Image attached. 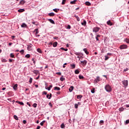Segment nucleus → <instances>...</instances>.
<instances>
[{
    "mask_svg": "<svg viewBox=\"0 0 129 129\" xmlns=\"http://www.w3.org/2000/svg\"><path fill=\"white\" fill-rule=\"evenodd\" d=\"M105 90L108 92H110L111 91V87L109 85H106L105 87Z\"/></svg>",
    "mask_w": 129,
    "mask_h": 129,
    "instance_id": "obj_1",
    "label": "nucleus"
},
{
    "mask_svg": "<svg viewBox=\"0 0 129 129\" xmlns=\"http://www.w3.org/2000/svg\"><path fill=\"white\" fill-rule=\"evenodd\" d=\"M120 50H123V49H127V45L126 44H122L120 46Z\"/></svg>",
    "mask_w": 129,
    "mask_h": 129,
    "instance_id": "obj_2",
    "label": "nucleus"
},
{
    "mask_svg": "<svg viewBox=\"0 0 129 129\" xmlns=\"http://www.w3.org/2000/svg\"><path fill=\"white\" fill-rule=\"evenodd\" d=\"M128 83V81L127 80H124L122 81V84L125 87H126V86H127Z\"/></svg>",
    "mask_w": 129,
    "mask_h": 129,
    "instance_id": "obj_3",
    "label": "nucleus"
},
{
    "mask_svg": "<svg viewBox=\"0 0 129 129\" xmlns=\"http://www.w3.org/2000/svg\"><path fill=\"white\" fill-rule=\"evenodd\" d=\"M99 31V28L98 27H95L93 28V32L95 33H97Z\"/></svg>",
    "mask_w": 129,
    "mask_h": 129,
    "instance_id": "obj_4",
    "label": "nucleus"
},
{
    "mask_svg": "<svg viewBox=\"0 0 129 129\" xmlns=\"http://www.w3.org/2000/svg\"><path fill=\"white\" fill-rule=\"evenodd\" d=\"M81 63H82L83 66H85L87 64V61H86V60L81 61Z\"/></svg>",
    "mask_w": 129,
    "mask_h": 129,
    "instance_id": "obj_5",
    "label": "nucleus"
},
{
    "mask_svg": "<svg viewBox=\"0 0 129 129\" xmlns=\"http://www.w3.org/2000/svg\"><path fill=\"white\" fill-rule=\"evenodd\" d=\"M33 45L31 46V45H28L27 47V50L28 51H32V50H33Z\"/></svg>",
    "mask_w": 129,
    "mask_h": 129,
    "instance_id": "obj_6",
    "label": "nucleus"
},
{
    "mask_svg": "<svg viewBox=\"0 0 129 129\" xmlns=\"http://www.w3.org/2000/svg\"><path fill=\"white\" fill-rule=\"evenodd\" d=\"M99 81H100V78L99 77H97V78L94 80V82L97 83L98 82H99Z\"/></svg>",
    "mask_w": 129,
    "mask_h": 129,
    "instance_id": "obj_7",
    "label": "nucleus"
},
{
    "mask_svg": "<svg viewBox=\"0 0 129 129\" xmlns=\"http://www.w3.org/2000/svg\"><path fill=\"white\" fill-rule=\"evenodd\" d=\"M107 24H108L109 26H112V25H113V24L112 23V22H111V21H110V20H109L107 22Z\"/></svg>",
    "mask_w": 129,
    "mask_h": 129,
    "instance_id": "obj_8",
    "label": "nucleus"
},
{
    "mask_svg": "<svg viewBox=\"0 0 129 129\" xmlns=\"http://www.w3.org/2000/svg\"><path fill=\"white\" fill-rule=\"evenodd\" d=\"M73 89H74V87L72 86L70 87V88L69 89V90L70 92H72V91H73Z\"/></svg>",
    "mask_w": 129,
    "mask_h": 129,
    "instance_id": "obj_9",
    "label": "nucleus"
},
{
    "mask_svg": "<svg viewBox=\"0 0 129 129\" xmlns=\"http://www.w3.org/2000/svg\"><path fill=\"white\" fill-rule=\"evenodd\" d=\"M83 51H85V53L87 54L88 55V54H89V52H88V51L87 50V48H84L83 49Z\"/></svg>",
    "mask_w": 129,
    "mask_h": 129,
    "instance_id": "obj_10",
    "label": "nucleus"
},
{
    "mask_svg": "<svg viewBox=\"0 0 129 129\" xmlns=\"http://www.w3.org/2000/svg\"><path fill=\"white\" fill-rule=\"evenodd\" d=\"M13 89H14V90H17V89H18V84H16L14 86Z\"/></svg>",
    "mask_w": 129,
    "mask_h": 129,
    "instance_id": "obj_11",
    "label": "nucleus"
},
{
    "mask_svg": "<svg viewBox=\"0 0 129 129\" xmlns=\"http://www.w3.org/2000/svg\"><path fill=\"white\" fill-rule=\"evenodd\" d=\"M74 17L77 19V21H78V22L80 21V18H79V17L78 16H77L76 15H75Z\"/></svg>",
    "mask_w": 129,
    "mask_h": 129,
    "instance_id": "obj_12",
    "label": "nucleus"
},
{
    "mask_svg": "<svg viewBox=\"0 0 129 129\" xmlns=\"http://www.w3.org/2000/svg\"><path fill=\"white\" fill-rule=\"evenodd\" d=\"M26 1H25L24 0H21L19 3V5H24Z\"/></svg>",
    "mask_w": 129,
    "mask_h": 129,
    "instance_id": "obj_13",
    "label": "nucleus"
},
{
    "mask_svg": "<svg viewBox=\"0 0 129 129\" xmlns=\"http://www.w3.org/2000/svg\"><path fill=\"white\" fill-rule=\"evenodd\" d=\"M32 24H33V25H35V26H39V23H38L37 22H32Z\"/></svg>",
    "mask_w": 129,
    "mask_h": 129,
    "instance_id": "obj_14",
    "label": "nucleus"
},
{
    "mask_svg": "<svg viewBox=\"0 0 129 129\" xmlns=\"http://www.w3.org/2000/svg\"><path fill=\"white\" fill-rule=\"evenodd\" d=\"M32 72L33 73H34V74H36V75H38V73H39V71L38 70H34L32 71Z\"/></svg>",
    "mask_w": 129,
    "mask_h": 129,
    "instance_id": "obj_15",
    "label": "nucleus"
},
{
    "mask_svg": "<svg viewBox=\"0 0 129 129\" xmlns=\"http://www.w3.org/2000/svg\"><path fill=\"white\" fill-rule=\"evenodd\" d=\"M60 90L59 87H54V90H57V91H59Z\"/></svg>",
    "mask_w": 129,
    "mask_h": 129,
    "instance_id": "obj_16",
    "label": "nucleus"
},
{
    "mask_svg": "<svg viewBox=\"0 0 129 129\" xmlns=\"http://www.w3.org/2000/svg\"><path fill=\"white\" fill-rule=\"evenodd\" d=\"M49 22L51 23V24H53V25H55V22L52 19H48Z\"/></svg>",
    "mask_w": 129,
    "mask_h": 129,
    "instance_id": "obj_17",
    "label": "nucleus"
},
{
    "mask_svg": "<svg viewBox=\"0 0 129 129\" xmlns=\"http://www.w3.org/2000/svg\"><path fill=\"white\" fill-rule=\"evenodd\" d=\"M81 25H82V26H86V21L83 20V22L81 23Z\"/></svg>",
    "mask_w": 129,
    "mask_h": 129,
    "instance_id": "obj_18",
    "label": "nucleus"
},
{
    "mask_svg": "<svg viewBox=\"0 0 129 129\" xmlns=\"http://www.w3.org/2000/svg\"><path fill=\"white\" fill-rule=\"evenodd\" d=\"M76 2H77V1L74 0V1H71V2H70V4H71V5H75V4H76Z\"/></svg>",
    "mask_w": 129,
    "mask_h": 129,
    "instance_id": "obj_19",
    "label": "nucleus"
},
{
    "mask_svg": "<svg viewBox=\"0 0 129 129\" xmlns=\"http://www.w3.org/2000/svg\"><path fill=\"white\" fill-rule=\"evenodd\" d=\"M22 28H27V24L26 23H23L22 25H21Z\"/></svg>",
    "mask_w": 129,
    "mask_h": 129,
    "instance_id": "obj_20",
    "label": "nucleus"
},
{
    "mask_svg": "<svg viewBox=\"0 0 129 129\" xmlns=\"http://www.w3.org/2000/svg\"><path fill=\"white\" fill-rule=\"evenodd\" d=\"M19 13H23V12H25V9H19L18 10Z\"/></svg>",
    "mask_w": 129,
    "mask_h": 129,
    "instance_id": "obj_21",
    "label": "nucleus"
},
{
    "mask_svg": "<svg viewBox=\"0 0 129 129\" xmlns=\"http://www.w3.org/2000/svg\"><path fill=\"white\" fill-rule=\"evenodd\" d=\"M86 6H91V3L88 2H85Z\"/></svg>",
    "mask_w": 129,
    "mask_h": 129,
    "instance_id": "obj_22",
    "label": "nucleus"
},
{
    "mask_svg": "<svg viewBox=\"0 0 129 129\" xmlns=\"http://www.w3.org/2000/svg\"><path fill=\"white\" fill-rule=\"evenodd\" d=\"M48 16H49L50 17H53V16H55V14H54L53 13H50L48 14Z\"/></svg>",
    "mask_w": 129,
    "mask_h": 129,
    "instance_id": "obj_23",
    "label": "nucleus"
},
{
    "mask_svg": "<svg viewBox=\"0 0 129 129\" xmlns=\"http://www.w3.org/2000/svg\"><path fill=\"white\" fill-rule=\"evenodd\" d=\"M57 45H58V43L57 42H54L53 43V47H57Z\"/></svg>",
    "mask_w": 129,
    "mask_h": 129,
    "instance_id": "obj_24",
    "label": "nucleus"
},
{
    "mask_svg": "<svg viewBox=\"0 0 129 129\" xmlns=\"http://www.w3.org/2000/svg\"><path fill=\"white\" fill-rule=\"evenodd\" d=\"M16 102H17V103H18L19 104H20V105H24V103L23 102L16 101Z\"/></svg>",
    "mask_w": 129,
    "mask_h": 129,
    "instance_id": "obj_25",
    "label": "nucleus"
},
{
    "mask_svg": "<svg viewBox=\"0 0 129 129\" xmlns=\"http://www.w3.org/2000/svg\"><path fill=\"white\" fill-rule=\"evenodd\" d=\"M14 118H15V119H16V120H19V118L18 117V116L16 115L14 116Z\"/></svg>",
    "mask_w": 129,
    "mask_h": 129,
    "instance_id": "obj_26",
    "label": "nucleus"
},
{
    "mask_svg": "<svg viewBox=\"0 0 129 129\" xmlns=\"http://www.w3.org/2000/svg\"><path fill=\"white\" fill-rule=\"evenodd\" d=\"M79 79H84V77H83V76H82V75H79Z\"/></svg>",
    "mask_w": 129,
    "mask_h": 129,
    "instance_id": "obj_27",
    "label": "nucleus"
},
{
    "mask_svg": "<svg viewBox=\"0 0 129 129\" xmlns=\"http://www.w3.org/2000/svg\"><path fill=\"white\" fill-rule=\"evenodd\" d=\"M99 37H100V35H97L96 36V39L97 40V41H99V39H98V38H99Z\"/></svg>",
    "mask_w": 129,
    "mask_h": 129,
    "instance_id": "obj_28",
    "label": "nucleus"
},
{
    "mask_svg": "<svg viewBox=\"0 0 129 129\" xmlns=\"http://www.w3.org/2000/svg\"><path fill=\"white\" fill-rule=\"evenodd\" d=\"M82 97V95H79L77 96L78 99H81Z\"/></svg>",
    "mask_w": 129,
    "mask_h": 129,
    "instance_id": "obj_29",
    "label": "nucleus"
},
{
    "mask_svg": "<svg viewBox=\"0 0 129 129\" xmlns=\"http://www.w3.org/2000/svg\"><path fill=\"white\" fill-rule=\"evenodd\" d=\"M79 70H76L75 71V74H79Z\"/></svg>",
    "mask_w": 129,
    "mask_h": 129,
    "instance_id": "obj_30",
    "label": "nucleus"
},
{
    "mask_svg": "<svg viewBox=\"0 0 129 129\" xmlns=\"http://www.w3.org/2000/svg\"><path fill=\"white\" fill-rule=\"evenodd\" d=\"M37 51L38 53H42V50L40 48H37Z\"/></svg>",
    "mask_w": 129,
    "mask_h": 129,
    "instance_id": "obj_31",
    "label": "nucleus"
},
{
    "mask_svg": "<svg viewBox=\"0 0 129 129\" xmlns=\"http://www.w3.org/2000/svg\"><path fill=\"white\" fill-rule=\"evenodd\" d=\"M71 67H72V69H74V68H75V64H71Z\"/></svg>",
    "mask_w": 129,
    "mask_h": 129,
    "instance_id": "obj_32",
    "label": "nucleus"
},
{
    "mask_svg": "<svg viewBox=\"0 0 129 129\" xmlns=\"http://www.w3.org/2000/svg\"><path fill=\"white\" fill-rule=\"evenodd\" d=\"M75 54L77 55V56H80L81 53L80 52H75Z\"/></svg>",
    "mask_w": 129,
    "mask_h": 129,
    "instance_id": "obj_33",
    "label": "nucleus"
},
{
    "mask_svg": "<svg viewBox=\"0 0 129 129\" xmlns=\"http://www.w3.org/2000/svg\"><path fill=\"white\" fill-rule=\"evenodd\" d=\"M91 92L92 93H94L95 92V89L94 88L92 89Z\"/></svg>",
    "mask_w": 129,
    "mask_h": 129,
    "instance_id": "obj_34",
    "label": "nucleus"
},
{
    "mask_svg": "<svg viewBox=\"0 0 129 129\" xmlns=\"http://www.w3.org/2000/svg\"><path fill=\"white\" fill-rule=\"evenodd\" d=\"M10 57H11V58H15V55L14 54V53H11Z\"/></svg>",
    "mask_w": 129,
    "mask_h": 129,
    "instance_id": "obj_35",
    "label": "nucleus"
},
{
    "mask_svg": "<svg viewBox=\"0 0 129 129\" xmlns=\"http://www.w3.org/2000/svg\"><path fill=\"white\" fill-rule=\"evenodd\" d=\"M35 31L36 32L35 33L36 35H38V34H39V31H38V29H35Z\"/></svg>",
    "mask_w": 129,
    "mask_h": 129,
    "instance_id": "obj_36",
    "label": "nucleus"
},
{
    "mask_svg": "<svg viewBox=\"0 0 129 129\" xmlns=\"http://www.w3.org/2000/svg\"><path fill=\"white\" fill-rule=\"evenodd\" d=\"M60 127L61 128H64V127H65V125H64V123H62L60 125Z\"/></svg>",
    "mask_w": 129,
    "mask_h": 129,
    "instance_id": "obj_37",
    "label": "nucleus"
},
{
    "mask_svg": "<svg viewBox=\"0 0 129 129\" xmlns=\"http://www.w3.org/2000/svg\"><path fill=\"white\" fill-rule=\"evenodd\" d=\"M60 81H64L65 80V78H63V77H61L60 78Z\"/></svg>",
    "mask_w": 129,
    "mask_h": 129,
    "instance_id": "obj_38",
    "label": "nucleus"
},
{
    "mask_svg": "<svg viewBox=\"0 0 129 129\" xmlns=\"http://www.w3.org/2000/svg\"><path fill=\"white\" fill-rule=\"evenodd\" d=\"M30 57H31V55L29 54H26L25 55L26 58H30Z\"/></svg>",
    "mask_w": 129,
    "mask_h": 129,
    "instance_id": "obj_39",
    "label": "nucleus"
},
{
    "mask_svg": "<svg viewBox=\"0 0 129 129\" xmlns=\"http://www.w3.org/2000/svg\"><path fill=\"white\" fill-rule=\"evenodd\" d=\"M32 82H33V78H30V79H29V83L31 84V83H32Z\"/></svg>",
    "mask_w": 129,
    "mask_h": 129,
    "instance_id": "obj_40",
    "label": "nucleus"
},
{
    "mask_svg": "<svg viewBox=\"0 0 129 129\" xmlns=\"http://www.w3.org/2000/svg\"><path fill=\"white\" fill-rule=\"evenodd\" d=\"M60 49L61 50H63L64 51H68V49H67V48H66V49H65V48H63V47H61V48H60Z\"/></svg>",
    "mask_w": 129,
    "mask_h": 129,
    "instance_id": "obj_41",
    "label": "nucleus"
},
{
    "mask_svg": "<svg viewBox=\"0 0 129 129\" xmlns=\"http://www.w3.org/2000/svg\"><path fill=\"white\" fill-rule=\"evenodd\" d=\"M108 59H109V57L106 55L105 56V60H108Z\"/></svg>",
    "mask_w": 129,
    "mask_h": 129,
    "instance_id": "obj_42",
    "label": "nucleus"
},
{
    "mask_svg": "<svg viewBox=\"0 0 129 129\" xmlns=\"http://www.w3.org/2000/svg\"><path fill=\"white\" fill-rule=\"evenodd\" d=\"M65 3H66V0H62V5H65Z\"/></svg>",
    "mask_w": 129,
    "mask_h": 129,
    "instance_id": "obj_43",
    "label": "nucleus"
},
{
    "mask_svg": "<svg viewBox=\"0 0 129 129\" xmlns=\"http://www.w3.org/2000/svg\"><path fill=\"white\" fill-rule=\"evenodd\" d=\"M125 41L126 43H127L128 44V43H129V39H128L126 38Z\"/></svg>",
    "mask_w": 129,
    "mask_h": 129,
    "instance_id": "obj_44",
    "label": "nucleus"
},
{
    "mask_svg": "<svg viewBox=\"0 0 129 129\" xmlns=\"http://www.w3.org/2000/svg\"><path fill=\"white\" fill-rule=\"evenodd\" d=\"M67 29H68L69 30H70V29H71V26L68 25Z\"/></svg>",
    "mask_w": 129,
    "mask_h": 129,
    "instance_id": "obj_45",
    "label": "nucleus"
},
{
    "mask_svg": "<svg viewBox=\"0 0 129 129\" xmlns=\"http://www.w3.org/2000/svg\"><path fill=\"white\" fill-rule=\"evenodd\" d=\"M104 123V121L102 120H101L99 122L100 124H102V123Z\"/></svg>",
    "mask_w": 129,
    "mask_h": 129,
    "instance_id": "obj_46",
    "label": "nucleus"
},
{
    "mask_svg": "<svg viewBox=\"0 0 129 129\" xmlns=\"http://www.w3.org/2000/svg\"><path fill=\"white\" fill-rule=\"evenodd\" d=\"M75 108H78V104H75Z\"/></svg>",
    "mask_w": 129,
    "mask_h": 129,
    "instance_id": "obj_47",
    "label": "nucleus"
},
{
    "mask_svg": "<svg viewBox=\"0 0 129 129\" xmlns=\"http://www.w3.org/2000/svg\"><path fill=\"white\" fill-rule=\"evenodd\" d=\"M33 106V107H37V103H34Z\"/></svg>",
    "mask_w": 129,
    "mask_h": 129,
    "instance_id": "obj_48",
    "label": "nucleus"
},
{
    "mask_svg": "<svg viewBox=\"0 0 129 129\" xmlns=\"http://www.w3.org/2000/svg\"><path fill=\"white\" fill-rule=\"evenodd\" d=\"M129 123V119H127L125 121V124H127Z\"/></svg>",
    "mask_w": 129,
    "mask_h": 129,
    "instance_id": "obj_49",
    "label": "nucleus"
},
{
    "mask_svg": "<svg viewBox=\"0 0 129 129\" xmlns=\"http://www.w3.org/2000/svg\"><path fill=\"white\" fill-rule=\"evenodd\" d=\"M24 50L23 49H22L20 51V53H21V54H24Z\"/></svg>",
    "mask_w": 129,
    "mask_h": 129,
    "instance_id": "obj_50",
    "label": "nucleus"
},
{
    "mask_svg": "<svg viewBox=\"0 0 129 129\" xmlns=\"http://www.w3.org/2000/svg\"><path fill=\"white\" fill-rule=\"evenodd\" d=\"M23 123H24V124H26L27 123V121H26V120H24L23 121Z\"/></svg>",
    "mask_w": 129,
    "mask_h": 129,
    "instance_id": "obj_51",
    "label": "nucleus"
},
{
    "mask_svg": "<svg viewBox=\"0 0 129 129\" xmlns=\"http://www.w3.org/2000/svg\"><path fill=\"white\" fill-rule=\"evenodd\" d=\"M53 11H54V12H55V13H58V10H57V9H54L53 10Z\"/></svg>",
    "mask_w": 129,
    "mask_h": 129,
    "instance_id": "obj_52",
    "label": "nucleus"
},
{
    "mask_svg": "<svg viewBox=\"0 0 129 129\" xmlns=\"http://www.w3.org/2000/svg\"><path fill=\"white\" fill-rule=\"evenodd\" d=\"M48 105H49V106H50V107H52V103L51 102H49L48 103Z\"/></svg>",
    "mask_w": 129,
    "mask_h": 129,
    "instance_id": "obj_53",
    "label": "nucleus"
},
{
    "mask_svg": "<svg viewBox=\"0 0 129 129\" xmlns=\"http://www.w3.org/2000/svg\"><path fill=\"white\" fill-rule=\"evenodd\" d=\"M51 97H52V94H50L49 95V98H48V99H51Z\"/></svg>",
    "mask_w": 129,
    "mask_h": 129,
    "instance_id": "obj_54",
    "label": "nucleus"
},
{
    "mask_svg": "<svg viewBox=\"0 0 129 129\" xmlns=\"http://www.w3.org/2000/svg\"><path fill=\"white\" fill-rule=\"evenodd\" d=\"M46 89H47V90H48V91H50V90H51V88H50L49 87H48V88H45Z\"/></svg>",
    "mask_w": 129,
    "mask_h": 129,
    "instance_id": "obj_55",
    "label": "nucleus"
},
{
    "mask_svg": "<svg viewBox=\"0 0 129 129\" xmlns=\"http://www.w3.org/2000/svg\"><path fill=\"white\" fill-rule=\"evenodd\" d=\"M43 94H45V95H47V92L43 91Z\"/></svg>",
    "mask_w": 129,
    "mask_h": 129,
    "instance_id": "obj_56",
    "label": "nucleus"
},
{
    "mask_svg": "<svg viewBox=\"0 0 129 129\" xmlns=\"http://www.w3.org/2000/svg\"><path fill=\"white\" fill-rule=\"evenodd\" d=\"M46 97H47V98H50V96H49V94H47V95H46Z\"/></svg>",
    "mask_w": 129,
    "mask_h": 129,
    "instance_id": "obj_57",
    "label": "nucleus"
},
{
    "mask_svg": "<svg viewBox=\"0 0 129 129\" xmlns=\"http://www.w3.org/2000/svg\"><path fill=\"white\" fill-rule=\"evenodd\" d=\"M12 45H13V43L10 42V43H9V46H12Z\"/></svg>",
    "mask_w": 129,
    "mask_h": 129,
    "instance_id": "obj_58",
    "label": "nucleus"
},
{
    "mask_svg": "<svg viewBox=\"0 0 129 129\" xmlns=\"http://www.w3.org/2000/svg\"><path fill=\"white\" fill-rule=\"evenodd\" d=\"M56 74H57V75H61V73L58 72V73H56Z\"/></svg>",
    "mask_w": 129,
    "mask_h": 129,
    "instance_id": "obj_59",
    "label": "nucleus"
},
{
    "mask_svg": "<svg viewBox=\"0 0 129 129\" xmlns=\"http://www.w3.org/2000/svg\"><path fill=\"white\" fill-rule=\"evenodd\" d=\"M41 128V126H37L36 129H40Z\"/></svg>",
    "mask_w": 129,
    "mask_h": 129,
    "instance_id": "obj_60",
    "label": "nucleus"
},
{
    "mask_svg": "<svg viewBox=\"0 0 129 129\" xmlns=\"http://www.w3.org/2000/svg\"><path fill=\"white\" fill-rule=\"evenodd\" d=\"M9 62H10V63H12V62H13V59H9Z\"/></svg>",
    "mask_w": 129,
    "mask_h": 129,
    "instance_id": "obj_61",
    "label": "nucleus"
},
{
    "mask_svg": "<svg viewBox=\"0 0 129 129\" xmlns=\"http://www.w3.org/2000/svg\"><path fill=\"white\" fill-rule=\"evenodd\" d=\"M12 39L14 40V39H15V38H16V36H12Z\"/></svg>",
    "mask_w": 129,
    "mask_h": 129,
    "instance_id": "obj_62",
    "label": "nucleus"
},
{
    "mask_svg": "<svg viewBox=\"0 0 129 129\" xmlns=\"http://www.w3.org/2000/svg\"><path fill=\"white\" fill-rule=\"evenodd\" d=\"M27 105L31 106V104L29 102H27Z\"/></svg>",
    "mask_w": 129,
    "mask_h": 129,
    "instance_id": "obj_63",
    "label": "nucleus"
},
{
    "mask_svg": "<svg viewBox=\"0 0 129 129\" xmlns=\"http://www.w3.org/2000/svg\"><path fill=\"white\" fill-rule=\"evenodd\" d=\"M40 125H41V126L44 125V123H43L42 122H41L40 123Z\"/></svg>",
    "mask_w": 129,
    "mask_h": 129,
    "instance_id": "obj_64",
    "label": "nucleus"
}]
</instances>
